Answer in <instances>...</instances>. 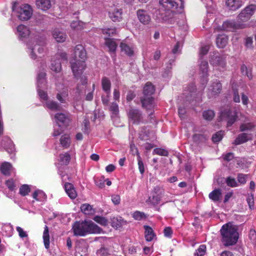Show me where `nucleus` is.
Returning <instances> with one entry per match:
<instances>
[{
	"label": "nucleus",
	"mask_w": 256,
	"mask_h": 256,
	"mask_svg": "<svg viewBox=\"0 0 256 256\" xmlns=\"http://www.w3.org/2000/svg\"><path fill=\"white\" fill-rule=\"evenodd\" d=\"M74 62L71 61V68L74 76L78 78H80V82L84 85L87 82V79L85 76L82 75L86 68L85 59L86 58V52L82 45L76 46L74 49Z\"/></svg>",
	"instance_id": "nucleus-1"
},
{
	"label": "nucleus",
	"mask_w": 256,
	"mask_h": 256,
	"mask_svg": "<svg viewBox=\"0 0 256 256\" xmlns=\"http://www.w3.org/2000/svg\"><path fill=\"white\" fill-rule=\"evenodd\" d=\"M46 76L44 72H39L38 74L37 90L40 98L45 108L53 111L60 110L62 108L61 106L56 102L48 100L47 93L42 90L46 88Z\"/></svg>",
	"instance_id": "nucleus-2"
},
{
	"label": "nucleus",
	"mask_w": 256,
	"mask_h": 256,
	"mask_svg": "<svg viewBox=\"0 0 256 256\" xmlns=\"http://www.w3.org/2000/svg\"><path fill=\"white\" fill-rule=\"evenodd\" d=\"M159 18L164 22L171 20L174 16V10H181L184 8L182 0H160Z\"/></svg>",
	"instance_id": "nucleus-3"
},
{
	"label": "nucleus",
	"mask_w": 256,
	"mask_h": 256,
	"mask_svg": "<svg viewBox=\"0 0 256 256\" xmlns=\"http://www.w3.org/2000/svg\"><path fill=\"white\" fill-rule=\"evenodd\" d=\"M75 236H84L90 234H98L103 232L102 230L92 220L76 222L72 226Z\"/></svg>",
	"instance_id": "nucleus-4"
},
{
	"label": "nucleus",
	"mask_w": 256,
	"mask_h": 256,
	"mask_svg": "<svg viewBox=\"0 0 256 256\" xmlns=\"http://www.w3.org/2000/svg\"><path fill=\"white\" fill-rule=\"evenodd\" d=\"M222 236L221 240L225 246L235 244L238 238V227L232 222L223 225L220 230Z\"/></svg>",
	"instance_id": "nucleus-5"
},
{
	"label": "nucleus",
	"mask_w": 256,
	"mask_h": 256,
	"mask_svg": "<svg viewBox=\"0 0 256 256\" xmlns=\"http://www.w3.org/2000/svg\"><path fill=\"white\" fill-rule=\"evenodd\" d=\"M46 41L44 37L36 36L27 44L28 52L32 59L41 57L46 52Z\"/></svg>",
	"instance_id": "nucleus-6"
},
{
	"label": "nucleus",
	"mask_w": 256,
	"mask_h": 256,
	"mask_svg": "<svg viewBox=\"0 0 256 256\" xmlns=\"http://www.w3.org/2000/svg\"><path fill=\"white\" fill-rule=\"evenodd\" d=\"M56 125L54 127L53 136L60 135L63 132V127L67 126L70 121V115L62 112L56 114L54 116Z\"/></svg>",
	"instance_id": "nucleus-7"
},
{
	"label": "nucleus",
	"mask_w": 256,
	"mask_h": 256,
	"mask_svg": "<svg viewBox=\"0 0 256 256\" xmlns=\"http://www.w3.org/2000/svg\"><path fill=\"white\" fill-rule=\"evenodd\" d=\"M155 90L154 86L150 82H147L144 88V96L142 99V106L147 110H152L154 108V100L152 95Z\"/></svg>",
	"instance_id": "nucleus-8"
},
{
	"label": "nucleus",
	"mask_w": 256,
	"mask_h": 256,
	"mask_svg": "<svg viewBox=\"0 0 256 256\" xmlns=\"http://www.w3.org/2000/svg\"><path fill=\"white\" fill-rule=\"evenodd\" d=\"M238 112L236 109L230 110L227 108L220 114V120H225L227 121V126H230L236 121Z\"/></svg>",
	"instance_id": "nucleus-9"
},
{
	"label": "nucleus",
	"mask_w": 256,
	"mask_h": 256,
	"mask_svg": "<svg viewBox=\"0 0 256 256\" xmlns=\"http://www.w3.org/2000/svg\"><path fill=\"white\" fill-rule=\"evenodd\" d=\"M12 10L16 11L18 14V16L22 20H28L32 14V8L30 6L27 4L22 5L20 7L16 8L14 5L12 6Z\"/></svg>",
	"instance_id": "nucleus-10"
},
{
	"label": "nucleus",
	"mask_w": 256,
	"mask_h": 256,
	"mask_svg": "<svg viewBox=\"0 0 256 256\" xmlns=\"http://www.w3.org/2000/svg\"><path fill=\"white\" fill-rule=\"evenodd\" d=\"M60 59L66 60L67 54L62 51L58 52L52 58L50 68L52 70L59 72L62 70L61 62Z\"/></svg>",
	"instance_id": "nucleus-11"
},
{
	"label": "nucleus",
	"mask_w": 256,
	"mask_h": 256,
	"mask_svg": "<svg viewBox=\"0 0 256 256\" xmlns=\"http://www.w3.org/2000/svg\"><path fill=\"white\" fill-rule=\"evenodd\" d=\"M210 62L212 66L220 70H224L226 66L225 56L218 53L214 54Z\"/></svg>",
	"instance_id": "nucleus-12"
},
{
	"label": "nucleus",
	"mask_w": 256,
	"mask_h": 256,
	"mask_svg": "<svg viewBox=\"0 0 256 256\" xmlns=\"http://www.w3.org/2000/svg\"><path fill=\"white\" fill-rule=\"evenodd\" d=\"M246 27V24L236 23L234 20H226L224 22L222 26L220 28V30L233 32L238 29Z\"/></svg>",
	"instance_id": "nucleus-13"
},
{
	"label": "nucleus",
	"mask_w": 256,
	"mask_h": 256,
	"mask_svg": "<svg viewBox=\"0 0 256 256\" xmlns=\"http://www.w3.org/2000/svg\"><path fill=\"white\" fill-rule=\"evenodd\" d=\"M199 67L202 77L201 82L202 85H205L208 82V65L207 60L203 59L200 60Z\"/></svg>",
	"instance_id": "nucleus-14"
},
{
	"label": "nucleus",
	"mask_w": 256,
	"mask_h": 256,
	"mask_svg": "<svg viewBox=\"0 0 256 256\" xmlns=\"http://www.w3.org/2000/svg\"><path fill=\"white\" fill-rule=\"evenodd\" d=\"M222 88V84L218 80H216L213 82L208 88V98H213L218 95L221 92Z\"/></svg>",
	"instance_id": "nucleus-15"
},
{
	"label": "nucleus",
	"mask_w": 256,
	"mask_h": 256,
	"mask_svg": "<svg viewBox=\"0 0 256 256\" xmlns=\"http://www.w3.org/2000/svg\"><path fill=\"white\" fill-rule=\"evenodd\" d=\"M130 121L132 124H138L142 122V117L140 111L137 109H131L128 113Z\"/></svg>",
	"instance_id": "nucleus-16"
},
{
	"label": "nucleus",
	"mask_w": 256,
	"mask_h": 256,
	"mask_svg": "<svg viewBox=\"0 0 256 256\" xmlns=\"http://www.w3.org/2000/svg\"><path fill=\"white\" fill-rule=\"evenodd\" d=\"M158 188H154V190L152 192L151 196L146 200V203L149 206H156L159 204L161 200V193L158 192L156 190Z\"/></svg>",
	"instance_id": "nucleus-17"
},
{
	"label": "nucleus",
	"mask_w": 256,
	"mask_h": 256,
	"mask_svg": "<svg viewBox=\"0 0 256 256\" xmlns=\"http://www.w3.org/2000/svg\"><path fill=\"white\" fill-rule=\"evenodd\" d=\"M110 18L114 22H120L122 19V10L115 6L112 7L108 12Z\"/></svg>",
	"instance_id": "nucleus-18"
},
{
	"label": "nucleus",
	"mask_w": 256,
	"mask_h": 256,
	"mask_svg": "<svg viewBox=\"0 0 256 256\" xmlns=\"http://www.w3.org/2000/svg\"><path fill=\"white\" fill-rule=\"evenodd\" d=\"M52 34L53 38L58 42H63L66 41L67 35L58 28H55L52 30Z\"/></svg>",
	"instance_id": "nucleus-19"
},
{
	"label": "nucleus",
	"mask_w": 256,
	"mask_h": 256,
	"mask_svg": "<svg viewBox=\"0 0 256 256\" xmlns=\"http://www.w3.org/2000/svg\"><path fill=\"white\" fill-rule=\"evenodd\" d=\"M226 4L230 10L235 11L242 6L243 2L241 0H226Z\"/></svg>",
	"instance_id": "nucleus-20"
},
{
	"label": "nucleus",
	"mask_w": 256,
	"mask_h": 256,
	"mask_svg": "<svg viewBox=\"0 0 256 256\" xmlns=\"http://www.w3.org/2000/svg\"><path fill=\"white\" fill-rule=\"evenodd\" d=\"M137 16L140 22L144 24H148L150 23V18L146 11L142 10H138Z\"/></svg>",
	"instance_id": "nucleus-21"
},
{
	"label": "nucleus",
	"mask_w": 256,
	"mask_h": 256,
	"mask_svg": "<svg viewBox=\"0 0 256 256\" xmlns=\"http://www.w3.org/2000/svg\"><path fill=\"white\" fill-rule=\"evenodd\" d=\"M252 135L247 133H242L238 134L234 142L235 145H239L252 139Z\"/></svg>",
	"instance_id": "nucleus-22"
},
{
	"label": "nucleus",
	"mask_w": 256,
	"mask_h": 256,
	"mask_svg": "<svg viewBox=\"0 0 256 256\" xmlns=\"http://www.w3.org/2000/svg\"><path fill=\"white\" fill-rule=\"evenodd\" d=\"M16 34L20 38L23 39L30 35V31L27 26L20 24L17 28Z\"/></svg>",
	"instance_id": "nucleus-23"
},
{
	"label": "nucleus",
	"mask_w": 256,
	"mask_h": 256,
	"mask_svg": "<svg viewBox=\"0 0 256 256\" xmlns=\"http://www.w3.org/2000/svg\"><path fill=\"white\" fill-rule=\"evenodd\" d=\"M66 192L72 199H74L77 196V193L73 186L70 183H66L64 185Z\"/></svg>",
	"instance_id": "nucleus-24"
},
{
	"label": "nucleus",
	"mask_w": 256,
	"mask_h": 256,
	"mask_svg": "<svg viewBox=\"0 0 256 256\" xmlns=\"http://www.w3.org/2000/svg\"><path fill=\"white\" fill-rule=\"evenodd\" d=\"M37 7L42 10H46L51 7V2L50 0H36Z\"/></svg>",
	"instance_id": "nucleus-25"
},
{
	"label": "nucleus",
	"mask_w": 256,
	"mask_h": 256,
	"mask_svg": "<svg viewBox=\"0 0 256 256\" xmlns=\"http://www.w3.org/2000/svg\"><path fill=\"white\" fill-rule=\"evenodd\" d=\"M228 36L225 34H219L216 40V44L219 48H224L227 44Z\"/></svg>",
	"instance_id": "nucleus-26"
},
{
	"label": "nucleus",
	"mask_w": 256,
	"mask_h": 256,
	"mask_svg": "<svg viewBox=\"0 0 256 256\" xmlns=\"http://www.w3.org/2000/svg\"><path fill=\"white\" fill-rule=\"evenodd\" d=\"M222 196V190L220 189H216L210 192L208 196L210 200L216 202L220 200Z\"/></svg>",
	"instance_id": "nucleus-27"
},
{
	"label": "nucleus",
	"mask_w": 256,
	"mask_h": 256,
	"mask_svg": "<svg viewBox=\"0 0 256 256\" xmlns=\"http://www.w3.org/2000/svg\"><path fill=\"white\" fill-rule=\"evenodd\" d=\"M12 164L8 162L2 163L0 168L1 172L5 176H9L12 170Z\"/></svg>",
	"instance_id": "nucleus-28"
},
{
	"label": "nucleus",
	"mask_w": 256,
	"mask_h": 256,
	"mask_svg": "<svg viewBox=\"0 0 256 256\" xmlns=\"http://www.w3.org/2000/svg\"><path fill=\"white\" fill-rule=\"evenodd\" d=\"M60 141V145L64 148H68L71 143L70 138V135L68 134H64L62 136Z\"/></svg>",
	"instance_id": "nucleus-29"
},
{
	"label": "nucleus",
	"mask_w": 256,
	"mask_h": 256,
	"mask_svg": "<svg viewBox=\"0 0 256 256\" xmlns=\"http://www.w3.org/2000/svg\"><path fill=\"white\" fill-rule=\"evenodd\" d=\"M186 90H184V94L186 96L187 98H189V97H195L196 94V89L194 84H191L188 87H187Z\"/></svg>",
	"instance_id": "nucleus-30"
},
{
	"label": "nucleus",
	"mask_w": 256,
	"mask_h": 256,
	"mask_svg": "<svg viewBox=\"0 0 256 256\" xmlns=\"http://www.w3.org/2000/svg\"><path fill=\"white\" fill-rule=\"evenodd\" d=\"M144 229L145 230L144 234L146 240L148 242L152 241L155 236L153 230L148 226H144Z\"/></svg>",
	"instance_id": "nucleus-31"
},
{
	"label": "nucleus",
	"mask_w": 256,
	"mask_h": 256,
	"mask_svg": "<svg viewBox=\"0 0 256 256\" xmlns=\"http://www.w3.org/2000/svg\"><path fill=\"white\" fill-rule=\"evenodd\" d=\"M42 238L44 247L46 249H48L50 248V235L48 228L46 226H44V229L42 234Z\"/></svg>",
	"instance_id": "nucleus-32"
},
{
	"label": "nucleus",
	"mask_w": 256,
	"mask_h": 256,
	"mask_svg": "<svg viewBox=\"0 0 256 256\" xmlns=\"http://www.w3.org/2000/svg\"><path fill=\"white\" fill-rule=\"evenodd\" d=\"M32 198L37 201L43 202L46 198V196L41 190H36L32 194Z\"/></svg>",
	"instance_id": "nucleus-33"
},
{
	"label": "nucleus",
	"mask_w": 256,
	"mask_h": 256,
	"mask_svg": "<svg viewBox=\"0 0 256 256\" xmlns=\"http://www.w3.org/2000/svg\"><path fill=\"white\" fill-rule=\"evenodd\" d=\"M80 209L82 212L85 214L91 215L94 213L95 210L92 206L88 204H84L81 206Z\"/></svg>",
	"instance_id": "nucleus-34"
},
{
	"label": "nucleus",
	"mask_w": 256,
	"mask_h": 256,
	"mask_svg": "<svg viewBox=\"0 0 256 256\" xmlns=\"http://www.w3.org/2000/svg\"><path fill=\"white\" fill-rule=\"evenodd\" d=\"M120 47L121 50L129 56H132L134 54L133 48L128 46L124 42H122Z\"/></svg>",
	"instance_id": "nucleus-35"
},
{
	"label": "nucleus",
	"mask_w": 256,
	"mask_h": 256,
	"mask_svg": "<svg viewBox=\"0 0 256 256\" xmlns=\"http://www.w3.org/2000/svg\"><path fill=\"white\" fill-rule=\"evenodd\" d=\"M105 44L109 48V51L110 52H115L117 44L114 40L111 38H106Z\"/></svg>",
	"instance_id": "nucleus-36"
},
{
	"label": "nucleus",
	"mask_w": 256,
	"mask_h": 256,
	"mask_svg": "<svg viewBox=\"0 0 256 256\" xmlns=\"http://www.w3.org/2000/svg\"><path fill=\"white\" fill-rule=\"evenodd\" d=\"M70 154L68 152H66L60 155L58 160L61 164L67 165L70 162Z\"/></svg>",
	"instance_id": "nucleus-37"
},
{
	"label": "nucleus",
	"mask_w": 256,
	"mask_h": 256,
	"mask_svg": "<svg viewBox=\"0 0 256 256\" xmlns=\"http://www.w3.org/2000/svg\"><path fill=\"white\" fill-rule=\"evenodd\" d=\"M102 84L103 90L109 94L111 86L110 80L106 78H103L102 80Z\"/></svg>",
	"instance_id": "nucleus-38"
},
{
	"label": "nucleus",
	"mask_w": 256,
	"mask_h": 256,
	"mask_svg": "<svg viewBox=\"0 0 256 256\" xmlns=\"http://www.w3.org/2000/svg\"><path fill=\"white\" fill-rule=\"evenodd\" d=\"M2 230L6 236L10 237L12 235L14 229L12 226L10 224L4 225L2 226Z\"/></svg>",
	"instance_id": "nucleus-39"
},
{
	"label": "nucleus",
	"mask_w": 256,
	"mask_h": 256,
	"mask_svg": "<svg viewBox=\"0 0 256 256\" xmlns=\"http://www.w3.org/2000/svg\"><path fill=\"white\" fill-rule=\"evenodd\" d=\"M254 128V124L252 122L242 124L240 126V132L250 131Z\"/></svg>",
	"instance_id": "nucleus-40"
},
{
	"label": "nucleus",
	"mask_w": 256,
	"mask_h": 256,
	"mask_svg": "<svg viewBox=\"0 0 256 256\" xmlns=\"http://www.w3.org/2000/svg\"><path fill=\"white\" fill-rule=\"evenodd\" d=\"M68 96V92L67 90H64L62 92H58L56 94V98L61 102L64 103L66 98Z\"/></svg>",
	"instance_id": "nucleus-41"
},
{
	"label": "nucleus",
	"mask_w": 256,
	"mask_h": 256,
	"mask_svg": "<svg viewBox=\"0 0 256 256\" xmlns=\"http://www.w3.org/2000/svg\"><path fill=\"white\" fill-rule=\"evenodd\" d=\"M30 190V186L28 184H23L20 188L19 194L22 196H26L28 194Z\"/></svg>",
	"instance_id": "nucleus-42"
},
{
	"label": "nucleus",
	"mask_w": 256,
	"mask_h": 256,
	"mask_svg": "<svg viewBox=\"0 0 256 256\" xmlns=\"http://www.w3.org/2000/svg\"><path fill=\"white\" fill-rule=\"evenodd\" d=\"M93 220L102 226H106L108 224V221L105 218L100 216H96Z\"/></svg>",
	"instance_id": "nucleus-43"
},
{
	"label": "nucleus",
	"mask_w": 256,
	"mask_h": 256,
	"mask_svg": "<svg viewBox=\"0 0 256 256\" xmlns=\"http://www.w3.org/2000/svg\"><path fill=\"white\" fill-rule=\"evenodd\" d=\"M204 118L208 120H211L214 116V112L212 110H207L203 112Z\"/></svg>",
	"instance_id": "nucleus-44"
},
{
	"label": "nucleus",
	"mask_w": 256,
	"mask_h": 256,
	"mask_svg": "<svg viewBox=\"0 0 256 256\" xmlns=\"http://www.w3.org/2000/svg\"><path fill=\"white\" fill-rule=\"evenodd\" d=\"M250 18V16H249L246 14V12H245L244 10H242L238 16V22L240 23V21L246 22Z\"/></svg>",
	"instance_id": "nucleus-45"
},
{
	"label": "nucleus",
	"mask_w": 256,
	"mask_h": 256,
	"mask_svg": "<svg viewBox=\"0 0 256 256\" xmlns=\"http://www.w3.org/2000/svg\"><path fill=\"white\" fill-rule=\"evenodd\" d=\"M132 217L136 220H140L142 219L146 218V216L144 212L136 211L133 213Z\"/></svg>",
	"instance_id": "nucleus-46"
},
{
	"label": "nucleus",
	"mask_w": 256,
	"mask_h": 256,
	"mask_svg": "<svg viewBox=\"0 0 256 256\" xmlns=\"http://www.w3.org/2000/svg\"><path fill=\"white\" fill-rule=\"evenodd\" d=\"M256 10V6L254 4H250L247 7H246L244 10H243L245 12L250 16V17L254 14L255 10Z\"/></svg>",
	"instance_id": "nucleus-47"
},
{
	"label": "nucleus",
	"mask_w": 256,
	"mask_h": 256,
	"mask_svg": "<svg viewBox=\"0 0 256 256\" xmlns=\"http://www.w3.org/2000/svg\"><path fill=\"white\" fill-rule=\"evenodd\" d=\"M82 22L76 20L72 22L70 24L72 28L74 30H80L83 28Z\"/></svg>",
	"instance_id": "nucleus-48"
},
{
	"label": "nucleus",
	"mask_w": 256,
	"mask_h": 256,
	"mask_svg": "<svg viewBox=\"0 0 256 256\" xmlns=\"http://www.w3.org/2000/svg\"><path fill=\"white\" fill-rule=\"evenodd\" d=\"M152 154L154 155L158 154L162 156H167L168 154V152L166 150L164 149L160 148H156L154 150Z\"/></svg>",
	"instance_id": "nucleus-49"
},
{
	"label": "nucleus",
	"mask_w": 256,
	"mask_h": 256,
	"mask_svg": "<svg viewBox=\"0 0 256 256\" xmlns=\"http://www.w3.org/2000/svg\"><path fill=\"white\" fill-rule=\"evenodd\" d=\"M110 110L112 112L113 116H117L119 112L118 104L116 102L112 103L110 107Z\"/></svg>",
	"instance_id": "nucleus-50"
},
{
	"label": "nucleus",
	"mask_w": 256,
	"mask_h": 256,
	"mask_svg": "<svg viewBox=\"0 0 256 256\" xmlns=\"http://www.w3.org/2000/svg\"><path fill=\"white\" fill-rule=\"evenodd\" d=\"M209 50V46L206 45L204 46L201 47L199 52V59L202 60L203 59L202 57L206 55Z\"/></svg>",
	"instance_id": "nucleus-51"
},
{
	"label": "nucleus",
	"mask_w": 256,
	"mask_h": 256,
	"mask_svg": "<svg viewBox=\"0 0 256 256\" xmlns=\"http://www.w3.org/2000/svg\"><path fill=\"white\" fill-rule=\"evenodd\" d=\"M206 250V246L205 245H200L199 248L196 250L195 252L196 256H202L204 254Z\"/></svg>",
	"instance_id": "nucleus-52"
},
{
	"label": "nucleus",
	"mask_w": 256,
	"mask_h": 256,
	"mask_svg": "<svg viewBox=\"0 0 256 256\" xmlns=\"http://www.w3.org/2000/svg\"><path fill=\"white\" fill-rule=\"evenodd\" d=\"M224 135V132L220 131L216 132L213 135L212 140L214 142H220L222 138Z\"/></svg>",
	"instance_id": "nucleus-53"
},
{
	"label": "nucleus",
	"mask_w": 256,
	"mask_h": 256,
	"mask_svg": "<svg viewBox=\"0 0 256 256\" xmlns=\"http://www.w3.org/2000/svg\"><path fill=\"white\" fill-rule=\"evenodd\" d=\"M96 185L100 188H103L105 185V180L103 178H94Z\"/></svg>",
	"instance_id": "nucleus-54"
},
{
	"label": "nucleus",
	"mask_w": 256,
	"mask_h": 256,
	"mask_svg": "<svg viewBox=\"0 0 256 256\" xmlns=\"http://www.w3.org/2000/svg\"><path fill=\"white\" fill-rule=\"evenodd\" d=\"M102 32L103 34L110 36L116 34V30L115 28H104L102 30Z\"/></svg>",
	"instance_id": "nucleus-55"
},
{
	"label": "nucleus",
	"mask_w": 256,
	"mask_h": 256,
	"mask_svg": "<svg viewBox=\"0 0 256 256\" xmlns=\"http://www.w3.org/2000/svg\"><path fill=\"white\" fill-rule=\"evenodd\" d=\"M138 161L140 172L142 174L144 172V163L139 154H138Z\"/></svg>",
	"instance_id": "nucleus-56"
},
{
	"label": "nucleus",
	"mask_w": 256,
	"mask_h": 256,
	"mask_svg": "<svg viewBox=\"0 0 256 256\" xmlns=\"http://www.w3.org/2000/svg\"><path fill=\"white\" fill-rule=\"evenodd\" d=\"M8 146H6V150L8 152V153H13L14 150V146L13 144V143L12 142V141L10 140H8Z\"/></svg>",
	"instance_id": "nucleus-57"
},
{
	"label": "nucleus",
	"mask_w": 256,
	"mask_h": 256,
	"mask_svg": "<svg viewBox=\"0 0 256 256\" xmlns=\"http://www.w3.org/2000/svg\"><path fill=\"white\" fill-rule=\"evenodd\" d=\"M17 232L18 233V236L21 238H24L28 237V234L26 232L24 231V230L20 226H17L16 228Z\"/></svg>",
	"instance_id": "nucleus-58"
},
{
	"label": "nucleus",
	"mask_w": 256,
	"mask_h": 256,
	"mask_svg": "<svg viewBox=\"0 0 256 256\" xmlns=\"http://www.w3.org/2000/svg\"><path fill=\"white\" fill-rule=\"evenodd\" d=\"M226 182L228 186L231 187H236L237 186V183L234 178L229 177L226 179Z\"/></svg>",
	"instance_id": "nucleus-59"
},
{
	"label": "nucleus",
	"mask_w": 256,
	"mask_h": 256,
	"mask_svg": "<svg viewBox=\"0 0 256 256\" xmlns=\"http://www.w3.org/2000/svg\"><path fill=\"white\" fill-rule=\"evenodd\" d=\"M247 176H248L246 174H238V182L242 184H246Z\"/></svg>",
	"instance_id": "nucleus-60"
},
{
	"label": "nucleus",
	"mask_w": 256,
	"mask_h": 256,
	"mask_svg": "<svg viewBox=\"0 0 256 256\" xmlns=\"http://www.w3.org/2000/svg\"><path fill=\"white\" fill-rule=\"evenodd\" d=\"M249 238L253 243L256 242V232L254 230H250L249 232Z\"/></svg>",
	"instance_id": "nucleus-61"
},
{
	"label": "nucleus",
	"mask_w": 256,
	"mask_h": 256,
	"mask_svg": "<svg viewBox=\"0 0 256 256\" xmlns=\"http://www.w3.org/2000/svg\"><path fill=\"white\" fill-rule=\"evenodd\" d=\"M112 200L115 205H118L120 203V198L119 195H113L112 196Z\"/></svg>",
	"instance_id": "nucleus-62"
},
{
	"label": "nucleus",
	"mask_w": 256,
	"mask_h": 256,
	"mask_svg": "<svg viewBox=\"0 0 256 256\" xmlns=\"http://www.w3.org/2000/svg\"><path fill=\"white\" fill-rule=\"evenodd\" d=\"M172 231L170 227H166L164 230V234L166 236L170 238L172 236Z\"/></svg>",
	"instance_id": "nucleus-63"
},
{
	"label": "nucleus",
	"mask_w": 256,
	"mask_h": 256,
	"mask_svg": "<svg viewBox=\"0 0 256 256\" xmlns=\"http://www.w3.org/2000/svg\"><path fill=\"white\" fill-rule=\"evenodd\" d=\"M223 158L225 160L230 161L234 158V154L232 152H229L226 154H224Z\"/></svg>",
	"instance_id": "nucleus-64"
}]
</instances>
